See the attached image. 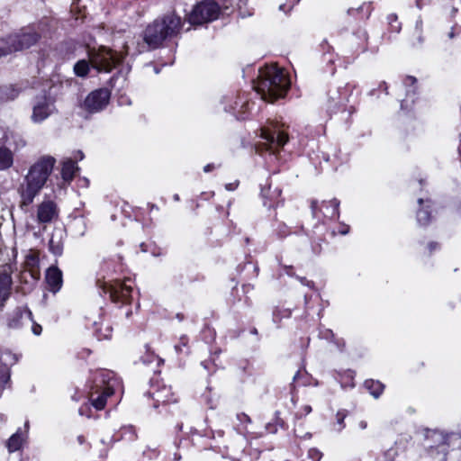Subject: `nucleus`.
<instances>
[{
	"label": "nucleus",
	"mask_w": 461,
	"mask_h": 461,
	"mask_svg": "<svg viewBox=\"0 0 461 461\" xmlns=\"http://www.w3.org/2000/svg\"><path fill=\"white\" fill-rule=\"evenodd\" d=\"M56 159L51 156H42L38 158L24 176L17 188L20 196V208L24 209L33 203L34 198L41 193L50 176Z\"/></svg>",
	"instance_id": "nucleus-1"
},
{
	"label": "nucleus",
	"mask_w": 461,
	"mask_h": 461,
	"mask_svg": "<svg viewBox=\"0 0 461 461\" xmlns=\"http://www.w3.org/2000/svg\"><path fill=\"white\" fill-rule=\"evenodd\" d=\"M290 86V80L285 71L271 65L259 71L254 88L265 101L273 102L283 97Z\"/></svg>",
	"instance_id": "nucleus-2"
},
{
	"label": "nucleus",
	"mask_w": 461,
	"mask_h": 461,
	"mask_svg": "<svg viewBox=\"0 0 461 461\" xmlns=\"http://www.w3.org/2000/svg\"><path fill=\"white\" fill-rule=\"evenodd\" d=\"M181 27V18L174 14L155 20L146 28L143 38L144 43L138 44L137 53H142L149 49L158 48L165 40L176 36Z\"/></svg>",
	"instance_id": "nucleus-3"
},
{
	"label": "nucleus",
	"mask_w": 461,
	"mask_h": 461,
	"mask_svg": "<svg viewBox=\"0 0 461 461\" xmlns=\"http://www.w3.org/2000/svg\"><path fill=\"white\" fill-rule=\"evenodd\" d=\"M124 52H113L105 47H100L98 50H91L88 52L89 60L81 59L74 66V71L78 77L87 75L89 66L96 69L98 72H110L115 65L123 60L128 55V46L124 45Z\"/></svg>",
	"instance_id": "nucleus-4"
},
{
	"label": "nucleus",
	"mask_w": 461,
	"mask_h": 461,
	"mask_svg": "<svg viewBox=\"0 0 461 461\" xmlns=\"http://www.w3.org/2000/svg\"><path fill=\"white\" fill-rule=\"evenodd\" d=\"M456 438L457 435L455 432L445 434L436 429H426L424 447L430 457L447 461V450Z\"/></svg>",
	"instance_id": "nucleus-5"
},
{
	"label": "nucleus",
	"mask_w": 461,
	"mask_h": 461,
	"mask_svg": "<svg viewBox=\"0 0 461 461\" xmlns=\"http://www.w3.org/2000/svg\"><path fill=\"white\" fill-rule=\"evenodd\" d=\"M220 6L212 0H205L197 4L189 14V22L192 24H203L218 18Z\"/></svg>",
	"instance_id": "nucleus-6"
},
{
	"label": "nucleus",
	"mask_w": 461,
	"mask_h": 461,
	"mask_svg": "<svg viewBox=\"0 0 461 461\" xmlns=\"http://www.w3.org/2000/svg\"><path fill=\"white\" fill-rule=\"evenodd\" d=\"M56 111L54 102L46 95L37 96L32 104V121L41 123Z\"/></svg>",
	"instance_id": "nucleus-7"
},
{
	"label": "nucleus",
	"mask_w": 461,
	"mask_h": 461,
	"mask_svg": "<svg viewBox=\"0 0 461 461\" xmlns=\"http://www.w3.org/2000/svg\"><path fill=\"white\" fill-rule=\"evenodd\" d=\"M110 92L106 88L92 91L84 101V108L89 113L102 111L109 103Z\"/></svg>",
	"instance_id": "nucleus-8"
},
{
	"label": "nucleus",
	"mask_w": 461,
	"mask_h": 461,
	"mask_svg": "<svg viewBox=\"0 0 461 461\" xmlns=\"http://www.w3.org/2000/svg\"><path fill=\"white\" fill-rule=\"evenodd\" d=\"M120 385L115 375L109 370H100L95 376V388L103 390L105 395H112L117 386Z\"/></svg>",
	"instance_id": "nucleus-9"
},
{
	"label": "nucleus",
	"mask_w": 461,
	"mask_h": 461,
	"mask_svg": "<svg viewBox=\"0 0 461 461\" xmlns=\"http://www.w3.org/2000/svg\"><path fill=\"white\" fill-rule=\"evenodd\" d=\"M59 217V207L57 203L50 199H45L37 206V221L39 223L46 224L57 220Z\"/></svg>",
	"instance_id": "nucleus-10"
},
{
	"label": "nucleus",
	"mask_w": 461,
	"mask_h": 461,
	"mask_svg": "<svg viewBox=\"0 0 461 461\" xmlns=\"http://www.w3.org/2000/svg\"><path fill=\"white\" fill-rule=\"evenodd\" d=\"M132 287L125 282L116 281L111 285L106 293L109 294L111 299L114 302L128 303L131 296Z\"/></svg>",
	"instance_id": "nucleus-11"
},
{
	"label": "nucleus",
	"mask_w": 461,
	"mask_h": 461,
	"mask_svg": "<svg viewBox=\"0 0 461 461\" xmlns=\"http://www.w3.org/2000/svg\"><path fill=\"white\" fill-rule=\"evenodd\" d=\"M31 322H32V314L31 311L18 308L9 315L7 326L10 329H19L24 325H30Z\"/></svg>",
	"instance_id": "nucleus-12"
},
{
	"label": "nucleus",
	"mask_w": 461,
	"mask_h": 461,
	"mask_svg": "<svg viewBox=\"0 0 461 461\" xmlns=\"http://www.w3.org/2000/svg\"><path fill=\"white\" fill-rule=\"evenodd\" d=\"M39 39V34L32 31L23 32L22 33L10 36V41H14L17 51L30 48L34 45Z\"/></svg>",
	"instance_id": "nucleus-13"
},
{
	"label": "nucleus",
	"mask_w": 461,
	"mask_h": 461,
	"mask_svg": "<svg viewBox=\"0 0 461 461\" xmlns=\"http://www.w3.org/2000/svg\"><path fill=\"white\" fill-rule=\"evenodd\" d=\"M25 272H28L33 280H38L40 272V253L38 250L30 249L24 260Z\"/></svg>",
	"instance_id": "nucleus-14"
},
{
	"label": "nucleus",
	"mask_w": 461,
	"mask_h": 461,
	"mask_svg": "<svg viewBox=\"0 0 461 461\" xmlns=\"http://www.w3.org/2000/svg\"><path fill=\"white\" fill-rule=\"evenodd\" d=\"M261 131V137L266 140L267 144L269 145V149H272L274 146L282 148L288 141V135L284 131H270L266 129H262Z\"/></svg>",
	"instance_id": "nucleus-15"
},
{
	"label": "nucleus",
	"mask_w": 461,
	"mask_h": 461,
	"mask_svg": "<svg viewBox=\"0 0 461 461\" xmlns=\"http://www.w3.org/2000/svg\"><path fill=\"white\" fill-rule=\"evenodd\" d=\"M149 397L154 399V408H158L160 403L176 402V399L173 398V393L171 388L164 385L159 389H156L152 392L148 393Z\"/></svg>",
	"instance_id": "nucleus-16"
},
{
	"label": "nucleus",
	"mask_w": 461,
	"mask_h": 461,
	"mask_svg": "<svg viewBox=\"0 0 461 461\" xmlns=\"http://www.w3.org/2000/svg\"><path fill=\"white\" fill-rule=\"evenodd\" d=\"M24 426V431L22 429H18L17 431L13 434L6 442V447L8 448L9 452L17 451L23 447V444L26 439V432L29 427V422L26 421Z\"/></svg>",
	"instance_id": "nucleus-17"
},
{
	"label": "nucleus",
	"mask_w": 461,
	"mask_h": 461,
	"mask_svg": "<svg viewBox=\"0 0 461 461\" xmlns=\"http://www.w3.org/2000/svg\"><path fill=\"white\" fill-rule=\"evenodd\" d=\"M46 281L51 292H58L62 285L61 271L56 267H50L46 272Z\"/></svg>",
	"instance_id": "nucleus-18"
},
{
	"label": "nucleus",
	"mask_w": 461,
	"mask_h": 461,
	"mask_svg": "<svg viewBox=\"0 0 461 461\" xmlns=\"http://www.w3.org/2000/svg\"><path fill=\"white\" fill-rule=\"evenodd\" d=\"M12 277L7 272L0 273V310L10 296Z\"/></svg>",
	"instance_id": "nucleus-19"
},
{
	"label": "nucleus",
	"mask_w": 461,
	"mask_h": 461,
	"mask_svg": "<svg viewBox=\"0 0 461 461\" xmlns=\"http://www.w3.org/2000/svg\"><path fill=\"white\" fill-rule=\"evenodd\" d=\"M109 395L104 393V389L100 390L93 387V391L90 393V399L92 405L96 410H103L106 404V399Z\"/></svg>",
	"instance_id": "nucleus-20"
},
{
	"label": "nucleus",
	"mask_w": 461,
	"mask_h": 461,
	"mask_svg": "<svg viewBox=\"0 0 461 461\" xmlns=\"http://www.w3.org/2000/svg\"><path fill=\"white\" fill-rule=\"evenodd\" d=\"M78 169V167L77 166L76 162L72 159H68L63 163L62 169H61V176L62 178L69 182L73 179L76 170Z\"/></svg>",
	"instance_id": "nucleus-21"
},
{
	"label": "nucleus",
	"mask_w": 461,
	"mask_h": 461,
	"mask_svg": "<svg viewBox=\"0 0 461 461\" xmlns=\"http://www.w3.org/2000/svg\"><path fill=\"white\" fill-rule=\"evenodd\" d=\"M19 95V90L13 86H0V104L12 101Z\"/></svg>",
	"instance_id": "nucleus-22"
},
{
	"label": "nucleus",
	"mask_w": 461,
	"mask_h": 461,
	"mask_svg": "<svg viewBox=\"0 0 461 461\" xmlns=\"http://www.w3.org/2000/svg\"><path fill=\"white\" fill-rule=\"evenodd\" d=\"M14 162L13 153L7 148H0V170H5L12 167Z\"/></svg>",
	"instance_id": "nucleus-23"
},
{
	"label": "nucleus",
	"mask_w": 461,
	"mask_h": 461,
	"mask_svg": "<svg viewBox=\"0 0 461 461\" xmlns=\"http://www.w3.org/2000/svg\"><path fill=\"white\" fill-rule=\"evenodd\" d=\"M325 212L324 216L328 218H337L339 217V201L337 199H332L330 202L324 203Z\"/></svg>",
	"instance_id": "nucleus-24"
},
{
	"label": "nucleus",
	"mask_w": 461,
	"mask_h": 461,
	"mask_svg": "<svg viewBox=\"0 0 461 461\" xmlns=\"http://www.w3.org/2000/svg\"><path fill=\"white\" fill-rule=\"evenodd\" d=\"M365 387L375 398H378L383 393L384 385L379 381L366 380L365 382Z\"/></svg>",
	"instance_id": "nucleus-25"
},
{
	"label": "nucleus",
	"mask_w": 461,
	"mask_h": 461,
	"mask_svg": "<svg viewBox=\"0 0 461 461\" xmlns=\"http://www.w3.org/2000/svg\"><path fill=\"white\" fill-rule=\"evenodd\" d=\"M426 203L427 205L425 206V208L419 210L417 212L418 223L422 226L427 225L429 222L430 219V211L429 210L430 201L427 200Z\"/></svg>",
	"instance_id": "nucleus-26"
},
{
	"label": "nucleus",
	"mask_w": 461,
	"mask_h": 461,
	"mask_svg": "<svg viewBox=\"0 0 461 461\" xmlns=\"http://www.w3.org/2000/svg\"><path fill=\"white\" fill-rule=\"evenodd\" d=\"M17 51L14 41H10V36L0 40V57Z\"/></svg>",
	"instance_id": "nucleus-27"
},
{
	"label": "nucleus",
	"mask_w": 461,
	"mask_h": 461,
	"mask_svg": "<svg viewBox=\"0 0 461 461\" xmlns=\"http://www.w3.org/2000/svg\"><path fill=\"white\" fill-rule=\"evenodd\" d=\"M10 368L7 364H4L0 361V387H3L10 381Z\"/></svg>",
	"instance_id": "nucleus-28"
},
{
	"label": "nucleus",
	"mask_w": 461,
	"mask_h": 461,
	"mask_svg": "<svg viewBox=\"0 0 461 461\" xmlns=\"http://www.w3.org/2000/svg\"><path fill=\"white\" fill-rule=\"evenodd\" d=\"M50 249L54 255H61L63 250V245L60 241V240H56L55 235H52V237L50 240L49 242Z\"/></svg>",
	"instance_id": "nucleus-29"
},
{
	"label": "nucleus",
	"mask_w": 461,
	"mask_h": 461,
	"mask_svg": "<svg viewBox=\"0 0 461 461\" xmlns=\"http://www.w3.org/2000/svg\"><path fill=\"white\" fill-rule=\"evenodd\" d=\"M261 194L264 198H267L269 200H274V199L277 198L278 196H280L281 190H279L278 188H276L273 192H271L270 186H269L267 190L262 188Z\"/></svg>",
	"instance_id": "nucleus-30"
},
{
	"label": "nucleus",
	"mask_w": 461,
	"mask_h": 461,
	"mask_svg": "<svg viewBox=\"0 0 461 461\" xmlns=\"http://www.w3.org/2000/svg\"><path fill=\"white\" fill-rule=\"evenodd\" d=\"M347 417L346 411H339L336 414L337 424L339 425L338 430L340 431L344 428V420Z\"/></svg>",
	"instance_id": "nucleus-31"
},
{
	"label": "nucleus",
	"mask_w": 461,
	"mask_h": 461,
	"mask_svg": "<svg viewBox=\"0 0 461 461\" xmlns=\"http://www.w3.org/2000/svg\"><path fill=\"white\" fill-rule=\"evenodd\" d=\"M308 456L313 461H320L321 456H322V454L318 449L312 448V449L309 450Z\"/></svg>",
	"instance_id": "nucleus-32"
},
{
	"label": "nucleus",
	"mask_w": 461,
	"mask_h": 461,
	"mask_svg": "<svg viewBox=\"0 0 461 461\" xmlns=\"http://www.w3.org/2000/svg\"><path fill=\"white\" fill-rule=\"evenodd\" d=\"M312 411V407L310 405H304L302 411H297L294 414L296 419H301L303 416L308 415Z\"/></svg>",
	"instance_id": "nucleus-33"
},
{
	"label": "nucleus",
	"mask_w": 461,
	"mask_h": 461,
	"mask_svg": "<svg viewBox=\"0 0 461 461\" xmlns=\"http://www.w3.org/2000/svg\"><path fill=\"white\" fill-rule=\"evenodd\" d=\"M188 339L185 336L181 337L180 343L175 346V349L177 353L183 352V347H187Z\"/></svg>",
	"instance_id": "nucleus-34"
},
{
	"label": "nucleus",
	"mask_w": 461,
	"mask_h": 461,
	"mask_svg": "<svg viewBox=\"0 0 461 461\" xmlns=\"http://www.w3.org/2000/svg\"><path fill=\"white\" fill-rule=\"evenodd\" d=\"M112 328L107 324L104 327V332L99 334V339H108L112 336ZM100 332H102V328L100 329Z\"/></svg>",
	"instance_id": "nucleus-35"
},
{
	"label": "nucleus",
	"mask_w": 461,
	"mask_h": 461,
	"mask_svg": "<svg viewBox=\"0 0 461 461\" xmlns=\"http://www.w3.org/2000/svg\"><path fill=\"white\" fill-rule=\"evenodd\" d=\"M32 325V331L34 335H40L42 331V328L41 325L34 323L33 321L30 323Z\"/></svg>",
	"instance_id": "nucleus-36"
},
{
	"label": "nucleus",
	"mask_w": 461,
	"mask_h": 461,
	"mask_svg": "<svg viewBox=\"0 0 461 461\" xmlns=\"http://www.w3.org/2000/svg\"><path fill=\"white\" fill-rule=\"evenodd\" d=\"M415 83H416V78L413 77H411V76L407 77L404 80V84L406 86H413Z\"/></svg>",
	"instance_id": "nucleus-37"
},
{
	"label": "nucleus",
	"mask_w": 461,
	"mask_h": 461,
	"mask_svg": "<svg viewBox=\"0 0 461 461\" xmlns=\"http://www.w3.org/2000/svg\"><path fill=\"white\" fill-rule=\"evenodd\" d=\"M299 281L302 285L312 287L313 283L312 281L307 280L305 277H298Z\"/></svg>",
	"instance_id": "nucleus-38"
},
{
	"label": "nucleus",
	"mask_w": 461,
	"mask_h": 461,
	"mask_svg": "<svg viewBox=\"0 0 461 461\" xmlns=\"http://www.w3.org/2000/svg\"><path fill=\"white\" fill-rule=\"evenodd\" d=\"M239 183L238 182H234V183H230V184H227L225 185V188L228 190V191H233L237 188Z\"/></svg>",
	"instance_id": "nucleus-39"
},
{
	"label": "nucleus",
	"mask_w": 461,
	"mask_h": 461,
	"mask_svg": "<svg viewBox=\"0 0 461 461\" xmlns=\"http://www.w3.org/2000/svg\"><path fill=\"white\" fill-rule=\"evenodd\" d=\"M238 419H240L241 421H250V419L248 415L245 413L238 414Z\"/></svg>",
	"instance_id": "nucleus-40"
},
{
	"label": "nucleus",
	"mask_w": 461,
	"mask_h": 461,
	"mask_svg": "<svg viewBox=\"0 0 461 461\" xmlns=\"http://www.w3.org/2000/svg\"><path fill=\"white\" fill-rule=\"evenodd\" d=\"M317 205H318L317 201H312L311 208H312V212L313 216H316Z\"/></svg>",
	"instance_id": "nucleus-41"
},
{
	"label": "nucleus",
	"mask_w": 461,
	"mask_h": 461,
	"mask_svg": "<svg viewBox=\"0 0 461 461\" xmlns=\"http://www.w3.org/2000/svg\"><path fill=\"white\" fill-rule=\"evenodd\" d=\"M214 167H215L214 164H208V165H206V166L203 167V171H204L205 173H208V172L212 171Z\"/></svg>",
	"instance_id": "nucleus-42"
},
{
	"label": "nucleus",
	"mask_w": 461,
	"mask_h": 461,
	"mask_svg": "<svg viewBox=\"0 0 461 461\" xmlns=\"http://www.w3.org/2000/svg\"><path fill=\"white\" fill-rule=\"evenodd\" d=\"M349 231V227L348 226H344L340 230H339V233L342 234V235H346L348 234Z\"/></svg>",
	"instance_id": "nucleus-43"
},
{
	"label": "nucleus",
	"mask_w": 461,
	"mask_h": 461,
	"mask_svg": "<svg viewBox=\"0 0 461 461\" xmlns=\"http://www.w3.org/2000/svg\"><path fill=\"white\" fill-rule=\"evenodd\" d=\"M358 426L361 429H366V427H367V423L366 421L365 420H361L359 423H358Z\"/></svg>",
	"instance_id": "nucleus-44"
},
{
	"label": "nucleus",
	"mask_w": 461,
	"mask_h": 461,
	"mask_svg": "<svg viewBox=\"0 0 461 461\" xmlns=\"http://www.w3.org/2000/svg\"><path fill=\"white\" fill-rule=\"evenodd\" d=\"M438 247V244L437 243H434V242H431L429 243V249L430 251H432L433 249H435L436 248Z\"/></svg>",
	"instance_id": "nucleus-45"
},
{
	"label": "nucleus",
	"mask_w": 461,
	"mask_h": 461,
	"mask_svg": "<svg viewBox=\"0 0 461 461\" xmlns=\"http://www.w3.org/2000/svg\"><path fill=\"white\" fill-rule=\"evenodd\" d=\"M9 357H12V362H11V364H14V363H16V362L18 361V357H17L15 355H11V354H9Z\"/></svg>",
	"instance_id": "nucleus-46"
},
{
	"label": "nucleus",
	"mask_w": 461,
	"mask_h": 461,
	"mask_svg": "<svg viewBox=\"0 0 461 461\" xmlns=\"http://www.w3.org/2000/svg\"><path fill=\"white\" fill-rule=\"evenodd\" d=\"M361 9H362V6H361V7H359V8H357V9L349 8V9L348 10V14H351L352 13H354V12H356V11H359V10H361Z\"/></svg>",
	"instance_id": "nucleus-47"
},
{
	"label": "nucleus",
	"mask_w": 461,
	"mask_h": 461,
	"mask_svg": "<svg viewBox=\"0 0 461 461\" xmlns=\"http://www.w3.org/2000/svg\"><path fill=\"white\" fill-rule=\"evenodd\" d=\"M77 440H78L79 444H83L85 442V438L83 436H78Z\"/></svg>",
	"instance_id": "nucleus-48"
},
{
	"label": "nucleus",
	"mask_w": 461,
	"mask_h": 461,
	"mask_svg": "<svg viewBox=\"0 0 461 461\" xmlns=\"http://www.w3.org/2000/svg\"><path fill=\"white\" fill-rule=\"evenodd\" d=\"M77 156H78V158H79V159H83V158H84V154H83V152H82V151H80V150H79V151H77Z\"/></svg>",
	"instance_id": "nucleus-49"
},
{
	"label": "nucleus",
	"mask_w": 461,
	"mask_h": 461,
	"mask_svg": "<svg viewBox=\"0 0 461 461\" xmlns=\"http://www.w3.org/2000/svg\"><path fill=\"white\" fill-rule=\"evenodd\" d=\"M300 375V371H297L296 374L294 375L293 380L295 381Z\"/></svg>",
	"instance_id": "nucleus-50"
},
{
	"label": "nucleus",
	"mask_w": 461,
	"mask_h": 461,
	"mask_svg": "<svg viewBox=\"0 0 461 461\" xmlns=\"http://www.w3.org/2000/svg\"><path fill=\"white\" fill-rule=\"evenodd\" d=\"M418 203H419V204H420V205H422V204L424 203V200H423V199H421V198H420V199L418 200Z\"/></svg>",
	"instance_id": "nucleus-51"
},
{
	"label": "nucleus",
	"mask_w": 461,
	"mask_h": 461,
	"mask_svg": "<svg viewBox=\"0 0 461 461\" xmlns=\"http://www.w3.org/2000/svg\"><path fill=\"white\" fill-rule=\"evenodd\" d=\"M265 206H268L269 208L273 206L272 203H267V202H264Z\"/></svg>",
	"instance_id": "nucleus-52"
},
{
	"label": "nucleus",
	"mask_w": 461,
	"mask_h": 461,
	"mask_svg": "<svg viewBox=\"0 0 461 461\" xmlns=\"http://www.w3.org/2000/svg\"><path fill=\"white\" fill-rule=\"evenodd\" d=\"M448 36H449V38H451V39H452V38L454 37V32H453V31H451V32H449Z\"/></svg>",
	"instance_id": "nucleus-53"
},
{
	"label": "nucleus",
	"mask_w": 461,
	"mask_h": 461,
	"mask_svg": "<svg viewBox=\"0 0 461 461\" xmlns=\"http://www.w3.org/2000/svg\"><path fill=\"white\" fill-rule=\"evenodd\" d=\"M174 199H175L176 201H178V200H179V196H178V194H176V195L174 196Z\"/></svg>",
	"instance_id": "nucleus-54"
},
{
	"label": "nucleus",
	"mask_w": 461,
	"mask_h": 461,
	"mask_svg": "<svg viewBox=\"0 0 461 461\" xmlns=\"http://www.w3.org/2000/svg\"><path fill=\"white\" fill-rule=\"evenodd\" d=\"M135 438V435L134 433L131 434V437L130 438V439H133Z\"/></svg>",
	"instance_id": "nucleus-55"
}]
</instances>
